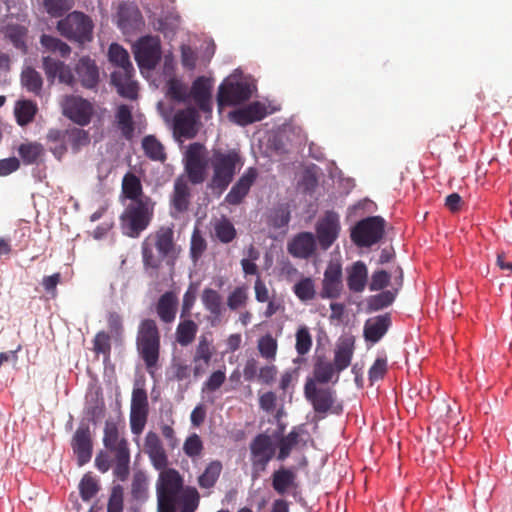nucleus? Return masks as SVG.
<instances>
[{
    "label": "nucleus",
    "instance_id": "f257e3e1",
    "mask_svg": "<svg viewBox=\"0 0 512 512\" xmlns=\"http://www.w3.org/2000/svg\"><path fill=\"white\" fill-rule=\"evenodd\" d=\"M243 164V158L236 149H213L211 156L207 159V149L199 142L191 143L184 155V167L188 180L194 185L203 183L206 178V168L209 166L212 176L208 187L218 195L226 191Z\"/></svg>",
    "mask_w": 512,
    "mask_h": 512
},
{
    "label": "nucleus",
    "instance_id": "f03ea898",
    "mask_svg": "<svg viewBox=\"0 0 512 512\" xmlns=\"http://www.w3.org/2000/svg\"><path fill=\"white\" fill-rule=\"evenodd\" d=\"M141 253L146 272L150 277L157 278L163 261L173 266L179 253L173 229L162 226L150 233L141 244Z\"/></svg>",
    "mask_w": 512,
    "mask_h": 512
},
{
    "label": "nucleus",
    "instance_id": "7ed1b4c3",
    "mask_svg": "<svg viewBox=\"0 0 512 512\" xmlns=\"http://www.w3.org/2000/svg\"><path fill=\"white\" fill-rule=\"evenodd\" d=\"M108 59L115 66V70L111 73V84L115 86L118 94L130 100L137 99L138 86L133 80L134 67L127 50L113 43L108 50Z\"/></svg>",
    "mask_w": 512,
    "mask_h": 512
},
{
    "label": "nucleus",
    "instance_id": "20e7f679",
    "mask_svg": "<svg viewBox=\"0 0 512 512\" xmlns=\"http://www.w3.org/2000/svg\"><path fill=\"white\" fill-rule=\"evenodd\" d=\"M136 348L147 371L153 373L158 366L161 349V334L155 320L144 319L139 323Z\"/></svg>",
    "mask_w": 512,
    "mask_h": 512
},
{
    "label": "nucleus",
    "instance_id": "39448f33",
    "mask_svg": "<svg viewBox=\"0 0 512 512\" xmlns=\"http://www.w3.org/2000/svg\"><path fill=\"white\" fill-rule=\"evenodd\" d=\"M103 444L113 455L114 476L125 481L130 473L129 445L125 438L120 437L117 424L111 420L105 422Z\"/></svg>",
    "mask_w": 512,
    "mask_h": 512
},
{
    "label": "nucleus",
    "instance_id": "423d86ee",
    "mask_svg": "<svg viewBox=\"0 0 512 512\" xmlns=\"http://www.w3.org/2000/svg\"><path fill=\"white\" fill-rule=\"evenodd\" d=\"M155 203L151 198L131 202L120 216V226L124 235L137 238L149 226Z\"/></svg>",
    "mask_w": 512,
    "mask_h": 512
},
{
    "label": "nucleus",
    "instance_id": "0eeeda50",
    "mask_svg": "<svg viewBox=\"0 0 512 512\" xmlns=\"http://www.w3.org/2000/svg\"><path fill=\"white\" fill-rule=\"evenodd\" d=\"M93 28L92 19L79 11L69 13L57 23V30L63 37L80 45L92 40Z\"/></svg>",
    "mask_w": 512,
    "mask_h": 512
},
{
    "label": "nucleus",
    "instance_id": "6e6552de",
    "mask_svg": "<svg viewBox=\"0 0 512 512\" xmlns=\"http://www.w3.org/2000/svg\"><path fill=\"white\" fill-rule=\"evenodd\" d=\"M47 140L59 142V145L51 146L50 150L56 158L61 159L67 152V144H70L73 152L77 153L90 143V135L88 131L76 127L66 130L50 129Z\"/></svg>",
    "mask_w": 512,
    "mask_h": 512
},
{
    "label": "nucleus",
    "instance_id": "1a4fd4ad",
    "mask_svg": "<svg viewBox=\"0 0 512 512\" xmlns=\"http://www.w3.org/2000/svg\"><path fill=\"white\" fill-rule=\"evenodd\" d=\"M384 231L385 220L380 216H369L353 226L350 238L358 247H371L383 238Z\"/></svg>",
    "mask_w": 512,
    "mask_h": 512
},
{
    "label": "nucleus",
    "instance_id": "9d476101",
    "mask_svg": "<svg viewBox=\"0 0 512 512\" xmlns=\"http://www.w3.org/2000/svg\"><path fill=\"white\" fill-rule=\"evenodd\" d=\"M252 466V478L257 479L266 471L269 462L275 456V446L271 437L265 433L256 435L249 445Z\"/></svg>",
    "mask_w": 512,
    "mask_h": 512
},
{
    "label": "nucleus",
    "instance_id": "9b49d317",
    "mask_svg": "<svg viewBox=\"0 0 512 512\" xmlns=\"http://www.w3.org/2000/svg\"><path fill=\"white\" fill-rule=\"evenodd\" d=\"M183 488V479L175 469H166L160 472L157 485V502L177 503Z\"/></svg>",
    "mask_w": 512,
    "mask_h": 512
},
{
    "label": "nucleus",
    "instance_id": "f8f14e48",
    "mask_svg": "<svg viewBox=\"0 0 512 512\" xmlns=\"http://www.w3.org/2000/svg\"><path fill=\"white\" fill-rule=\"evenodd\" d=\"M134 56L138 66L154 69L161 59V43L157 36H144L134 45Z\"/></svg>",
    "mask_w": 512,
    "mask_h": 512
},
{
    "label": "nucleus",
    "instance_id": "ddd939ff",
    "mask_svg": "<svg viewBox=\"0 0 512 512\" xmlns=\"http://www.w3.org/2000/svg\"><path fill=\"white\" fill-rule=\"evenodd\" d=\"M252 95L246 82H227L219 86L217 102L220 107L237 105L247 101Z\"/></svg>",
    "mask_w": 512,
    "mask_h": 512
},
{
    "label": "nucleus",
    "instance_id": "4468645a",
    "mask_svg": "<svg viewBox=\"0 0 512 512\" xmlns=\"http://www.w3.org/2000/svg\"><path fill=\"white\" fill-rule=\"evenodd\" d=\"M341 226L339 215L334 211H327L316 224V233L319 245L327 250L339 236Z\"/></svg>",
    "mask_w": 512,
    "mask_h": 512
},
{
    "label": "nucleus",
    "instance_id": "2eb2a0df",
    "mask_svg": "<svg viewBox=\"0 0 512 512\" xmlns=\"http://www.w3.org/2000/svg\"><path fill=\"white\" fill-rule=\"evenodd\" d=\"M304 394L314 411L319 414H326L335 402V392L329 388H317L312 379L305 383Z\"/></svg>",
    "mask_w": 512,
    "mask_h": 512
},
{
    "label": "nucleus",
    "instance_id": "dca6fc26",
    "mask_svg": "<svg viewBox=\"0 0 512 512\" xmlns=\"http://www.w3.org/2000/svg\"><path fill=\"white\" fill-rule=\"evenodd\" d=\"M71 447L79 466L87 464L92 458L93 441L89 425L81 423L76 429Z\"/></svg>",
    "mask_w": 512,
    "mask_h": 512
},
{
    "label": "nucleus",
    "instance_id": "f3484780",
    "mask_svg": "<svg viewBox=\"0 0 512 512\" xmlns=\"http://www.w3.org/2000/svg\"><path fill=\"white\" fill-rule=\"evenodd\" d=\"M342 277L341 264L339 262H330L324 271L320 297L322 299L338 298L343 289Z\"/></svg>",
    "mask_w": 512,
    "mask_h": 512
},
{
    "label": "nucleus",
    "instance_id": "a211bd4d",
    "mask_svg": "<svg viewBox=\"0 0 512 512\" xmlns=\"http://www.w3.org/2000/svg\"><path fill=\"white\" fill-rule=\"evenodd\" d=\"M257 177L258 171L256 168H247L225 196V202L229 205H239L242 203L244 198L248 195L252 185L255 183Z\"/></svg>",
    "mask_w": 512,
    "mask_h": 512
},
{
    "label": "nucleus",
    "instance_id": "6ab92c4d",
    "mask_svg": "<svg viewBox=\"0 0 512 512\" xmlns=\"http://www.w3.org/2000/svg\"><path fill=\"white\" fill-rule=\"evenodd\" d=\"M76 80L82 87L96 90L100 81L99 68L95 60L88 56L81 57L75 65Z\"/></svg>",
    "mask_w": 512,
    "mask_h": 512
},
{
    "label": "nucleus",
    "instance_id": "aec40b11",
    "mask_svg": "<svg viewBox=\"0 0 512 512\" xmlns=\"http://www.w3.org/2000/svg\"><path fill=\"white\" fill-rule=\"evenodd\" d=\"M64 115L80 126L90 123L93 115L92 104L81 97H72L67 100L64 107Z\"/></svg>",
    "mask_w": 512,
    "mask_h": 512
},
{
    "label": "nucleus",
    "instance_id": "412c9836",
    "mask_svg": "<svg viewBox=\"0 0 512 512\" xmlns=\"http://www.w3.org/2000/svg\"><path fill=\"white\" fill-rule=\"evenodd\" d=\"M191 204V190L188 181L183 177H177L174 181L173 192L170 197L171 215L176 217L188 211Z\"/></svg>",
    "mask_w": 512,
    "mask_h": 512
},
{
    "label": "nucleus",
    "instance_id": "4be33fe9",
    "mask_svg": "<svg viewBox=\"0 0 512 512\" xmlns=\"http://www.w3.org/2000/svg\"><path fill=\"white\" fill-rule=\"evenodd\" d=\"M43 69L49 81L53 82L58 78L59 82L73 87L76 83V77L72 70L63 61L50 56L43 57Z\"/></svg>",
    "mask_w": 512,
    "mask_h": 512
},
{
    "label": "nucleus",
    "instance_id": "5701e85b",
    "mask_svg": "<svg viewBox=\"0 0 512 512\" xmlns=\"http://www.w3.org/2000/svg\"><path fill=\"white\" fill-rule=\"evenodd\" d=\"M266 115V106L259 101H255L243 108L232 111L230 113V119L240 126H246L261 121Z\"/></svg>",
    "mask_w": 512,
    "mask_h": 512
},
{
    "label": "nucleus",
    "instance_id": "b1692460",
    "mask_svg": "<svg viewBox=\"0 0 512 512\" xmlns=\"http://www.w3.org/2000/svg\"><path fill=\"white\" fill-rule=\"evenodd\" d=\"M213 353L214 348L212 346V342L208 340L207 337L201 336L193 356V376L195 378L201 377L206 372V369L211 362Z\"/></svg>",
    "mask_w": 512,
    "mask_h": 512
},
{
    "label": "nucleus",
    "instance_id": "393cba45",
    "mask_svg": "<svg viewBox=\"0 0 512 512\" xmlns=\"http://www.w3.org/2000/svg\"><path fill=\"white\" fill-rule=\"evenodd\" d=\"M391 326L389 314L378 315L366 320L363 334L366 341L377 343L387 333Z\"/></svg>",
    "mask_w": 512,
    "mask_h": 512
},
{
    "label": "nucleus",
    "instance_id": "a878e982",
    "mask_svg": "<svg viewBox=\"0 0 512 512\" xmlns=\"http://www.w3.org/2000/svg\"><path fill=\"white\" fill-rule=\"evenodd\" d=\"M190 94L195 104L201 111L205 113L211 112V85L207 78L203 76L196 78L192 83Z\"/></svg>",
    "mask_w": 512,
    "mask_h": 512
},
{
    "label": "nucleus",
    "instance_id": "bb28decb",
    "mask_svg": "<svg viewBox=\"0 0 512 512\" xmlns=\"http://www.w3.org/2000/svg\"><path fill=\"white\" fill-rule=\"evenodd\" d=\"M196 113L193 109L178 111L173 120L174 134L191 139L196 135Z\"/></svg>",
    "mask_w": 512,
    "mask_h": 512
},
{
    "label": "nucleus",
    "instance_id": "cd10ccee",
    "mask_svg": "<svg viewBox=\"0 0 512 512\" xmlns=\"http://www.w3.org/2000/svg\"><path fill=\"white\" fill-rule=\"evenodd\" d=\"M316 249L314 235L311 232H302L296 235L288 244L289 253L297 258L307 259Z\"/></svg>",
    "mask_w": 512,
    "mask_h": 512
},
{
    "label": "nucleus",
    "instance_id": "c85d7f7f",
    "mask_svg": "<svg viewBox=\"0 0 512 512\" xmlns=\"http://www.w3.org/2000/svg\"><path fill=\"white\" fill-rule=\"evenodd\" d=\"M201 301L204 308L210 313L209 320L212 326L217 325L221 321L222 312V296L212 288H205L201 294Z\"/></svg>",
    "mask_w": 512,
    "mask_h": 512
},
{
    "label": "nucleus",
    "instance_id": "c756f323",
    "mask_svg": "<svg viewBox=\"0 0 512 512\" xmlns=\"http://www.w3.org/2000/svg\"><path fill=\"white\" fill-rule=\"evenodd\" d=\"M271 479L272 487L279 495H284L290 489L298 487L297 474L292 468L280 467L273 472Z\"/></svg>",
    "mask_w": 512,
    "mask_h": 512
},
{
    "label": "nucleus",
    "instance_id": "7c9ffc66",
    "mask_svg": "<svg viewBox=\"0 0 512 512\" xmlns=\"http://www.w3.org/2000/svg\"><path fill=\"white\" fill-rule=\"evenodd\" d=\"M178 299L174 292L167 291L160 296L156 304V312L163 323H172L175 320Z\"/></svg>",
    "mask_w": 512,
    "mask_h": 512
},
{
    "label": "nucleus",
    "instance_id": "2f4dec72",
    "mask_svg": "<svg viewBox=\"0 0 512 512\" xmlns=\"http://www.w3.org/2000/svg\"><path fill=\"white\" fill-rule=\"evenodd\" d=\"M347 286L355 293L363 292L368 279V270L364 262L356 261L347 269Z\"/></svg>",
    "mask_w": 512,
    "mask_h": 512
},
{
    "label": "nucleus",
    "instance_id": "473e14b6",
    "mask_svg": "<svg viewBox=\"0 0 512 512\" xmlns=\"http://www.w3.org/2000/svg\"><path fill=\"white\" fill-rule=\"evenodd\" d=\"M122 194L131 202H137L144 198H150L143 194L140 178L132 172H127L122 179Z\"/></svg>",
    "mask_w": 512,
    "mask_h": 512
},
{
    "label": "nucleus",
    "instance_id": "72a5a7b5",
    "mask_svg": "<svg viewBox=\"0 0 512 512\" xmlns=\"http://www.w3.org/2000/svg\"><path fill=\"white\" fill-rule=\"evenodd\" d=\"M119 26L123 29H135L142 23V15L135 5L123 4L118 11Z\"/></svg>",
    "mask_w": 512,
    "mask_h": 512
},
{
    "label": "nucleus",
    "instance_id": "f704fd0d",
    "mask_svg": "<svg viewBox=\"0 0 512 512\" xmlns=\"http://www.w3.org/2000/svg\"><path fill=\"white\" fill-rule=\"evenodd\" d=\"M115 118L122 136L127 140H131L134 134V122L131 108L126 104L119 105Z\"/></svg>",
    "mask_w": 512,
    "mask_h": 512
},
{
    "label": "nucleus",
    "instance_id": "c9c22d12",
    "mask_svg": "<svg viewBox=\"0 0 512 512\" xmlns=\"http://www.w3.org/2000/svg\"><path fill=\"white\" fill-rule=\"evenodd\" d=\"M45 149L38 142H24L18 147V155L24 165L37 164L44 156Z\"/></svg>",
    "mask_w": 512,
    "mask_h": 512
},
{
    "label": "nucleus",
    "instance_id": "e433bc0d",
    "mask_svg": "<svg viewBox=\"0 0 512 512\" xmlns=\"http://www.w3.org/2000/svg\"><path fill=\"white\" fill-rule=\"evenodd\" d=\"M182 319L183 320L177 325L175 336L178 344L182 347H186L195 340L198 325L188 317Z\"/></svg>",
    "mask_w": 512,
    "mask_h": 512
},
{
    "label": "nucleus",
    "instance_id": "4c0bfd02",
    "mask_svg": "<svg viewBox=\"0 0 512 512\" xmlns=\"http://www.w3.org/2000/svg\"><path fill=\"white\" fill-rule=\"evenodd\" d=\"M223 466L221 461L213 460L204 469L203 473L199 475L197 483L201 489H212L222 472Z\"/></svg>",
    "mask_w": 512,
    "mask_h": 512
},
{
    "label": "nucleus",
    "instance_id": "58836bf2",
    "mask_svg": "<svg viewBox=\"0 0 512 512\" xmlns=\"http://www.w3.org/2000/svg\"><path fill=\"white\" fill-rule=\"evenodd\" d=\"M354 353V343L350 339L343 340L335 351L334 366L337 372L345 370L351 364Z\"/></svg>",
    "mask_w": 512,
    "mask_h": 512
},
{
    "label": "nucleus",
    "instance_id": "ea45409f",
    "mask_svg": "<svg viewBox=\"0 0 512 512\" xmlns=\"http://www.w3.org/2000/svg\"><path fill=\"white\" fill-rule=\"evenodd\" d=\"M142 148L152 161L164 163L167 159L164 146L154 135H147L142 139Z\"/></svg>",
    "mask_w": 512,
    "mask_h": 512
},
{
    "label": "nucleus",
    "instance_id": "a19ab883",
    "mask_svg": "<svg viewBox=\"0 0 512 512\" xmlns=\"http://www.w3.org/2000/svg\"><path fill=\"white\" fill-rule=\"evenodd\" d=\"M37 105L31 100L17 101L14 109L16 121L20 126H26L34 120Z\"/></svg>",
    "mask_w": 512,
    "mask_h": 512
},
{
    "label": "nucleus",
    "instance_id": "79ce46f5",
    "mask_svg": "<svg viewBox=\"0 0 512 512\" xmlns=\"http://www.w3.org/2000/svg\"><path fill=\"white\" fill-rule=\"evenodd\" d=\"M28 30L26 27L18 24L7 25L4 36L8 39L16 49L23 53L27 52L26 37Z\"/></svg>",
    "mask_w": 512,
    "mask_h": 512
},
{
    "label": "nucleus",
    "instance_id": "37998d69",
    "mask_svg": "<svg viewBox=\"0 0 512 512\" xmlns=\"http://www.w3.org/2000/svg\"><path fill=\"white\" fill-rule=\"evenodd\" d=\"M213 230L214 236L224 244L232 242L237 236L233 223L224 216L214 222Z\"/></svg>",
    "mask_w": 512,
    "mask_h": 512
},
{
    "label": "nucleus",
    "instance_id": "c03bdc74",
    "mask_svg": "<svg viewBox=\"0 0 512 512\" xmlns=\"http://www.w3.org/2000/svg\"><path fill=\"white\" fill-rule=\"evenodd\" d=\"M21 84L27 91L39 95L42 90L43 79L38 71L32 67H27L21 73Z\"/></svg>",
    "mask_w": 512,
    "mask_h": 512
},
{
    "label": "nucleus",
    "instance_id": "a18cd8bd",
    "mask_svg": "<svg viewBox=\"0 0 512 512\" xmlns=\"http://www.w3.org/2000/svg\"><path fill=\"white\" fill-rule=\"evenodd\" d=\"M40 43L46 50L59 53L64 58L68 57L71 53V48L68 44L51 35L43 34L40 38Z\"/></svg>",
    "mask_w": 512,
    "mask_h": 512
},
{
    "label": "nucleus",
    "instance_id": "49530a36",
    "mask_svg": "<svg viewBox=\"0 0 512 512\" xmlns=\"http://www.w3.org/2000/svg\"><path fill=\"white\" fill-rule=\"evenodd\" d=\"M293 292L302 302L313 300L316 295L314 281L310 277L302 278L294 284Z\"/></svg>",
    "mask_w": 512,
    "mask_h": 512
},
{
    "label": "nucleus",
    "instance_id": "de8ad7c7",
    "mask_svg": "<svg viewBox=\"0 0 512 512\" xmlns=\"http://www.w3.org/2000/svg\"><path fill=\"white\" fill-rule=\"evenodd\" d=\"M335 366L322 358H319L314 365V382L321 384L330 382L335 374Z\"/></svg>",
    "mask_w": 512,
    "mask_h": 512
},
{
    "label": "nucleus",
    "instance_id": "09e8293b",
    "mask_svg": "<svg viewBox=\"0 0 512 512\" xmlns=\"http://www.w3.org/2000/svg\"><path fill=\"white\" fill-rule=\"evenodd\" d=\"M299 432L293 428L286 436L282 437L279 441V452L277 459L284 461L289 457L292 449L299 443Z\"/></svg>",
    "mask_w": 512,
    "mask_h": 512
},
{
    "label": "nucleus",
    "instance_id": "8fccbe9b",
    "mask_svg": "<svg viewBox=\"0 0 512 512\" xmlns=\"http://www.w3.org/2000/svg\"><path fill=\"white\" fill-rule=\"evenodd\" d=\"M259 354L268 361H273L276 358L278 343L277 340L271 335L266 334L259 338L257 345Z\"/></svg>",
    "mask_w": 512,
    "mask_h": 512
},
{
    "label": "nucleus",
    "instance_id": "3c124183",
    "mask_svg": "<svg viewBox=\"0 0 512 512\" xmlns=\"http://www.w3.org/2000/svg\"><path fill=\"white\" fill-rule=\"evenodd\" d=\"M207 249V242L205 238L202 236L199 228H195L191 235L190 241V258L196 263L202 257L204 252Z\"/></svg>",
    "mask_w": 512,
    "mask_h": 512
},
{
    "label": "nucleus",
    "instance_id": "603ef678",
    "mask_svg": "<svg viewBox=\"0 0 512 512\" xmlns=\"http://www.w3.org/2000/svg\"><path fill=\"white\" fill-rule=\"evenodd\" d=\"M100 487L95 477L90 474H85L80 483L79 491L83 501H90L99 491Z\"/></svg>",
    "mask_w": 512,
    "mask_h": 512
},
{
    "label": "nucleus",
    "instance_id": "864d4df0",
    "mask_svg": "<svg viewBox=\"0 0 512 512\" xmlns=\"http://www.w3.org/2000/svg\"><path fill=\"white\" fill-rule=\"evenodd\" d=\"M397 292L398 288L395 291L386 290L372 296L368 304L370 310L378 311L390 306L394 302Z\"/></svg>",
    "mask_w": 512,
    "mask_h": 512
},
{
    "label": "nucleus",
    "instance_id": "5fc2aeb1",
    "mask_svg": "<svg viewBox=\"0 0 512 512\" xmlns=\"http://www.w3.org/2000/svg\"><path fill=\"white\" fill-rule=\"evenodd\" d=\"M167 96L177 102H185L189 96L187 86L177 78H171L167 82Z\"/></svg>",
    "mask_w": 512,
    "mask_h": 512
},
{
    "label": "nucleus",
    "instance_id": "6e6d98bb",
    "mask_svg": "<svg viewBox=\"0 0 512 512\" xmlns=\"http://www.w3.org/2000/svg\"><path fill=\"white\" fill-rule=\"evenodd\" d=\"M180 512H195L199 505V493L194 487H188L182 497L179 496Z\"/></svg>",
    "mask_w": 512,
    "mask_h": 512
},
{
    "label": "nucleus",
    "instance_id": "4d7b16f0",
    "mask_svg": "<svg viewBox=\"0 0 512 512\" xmlns=\"http://www.w3.org/2000/svg\"><path fill=\"white\" fill-rule=\"evenodd\" d=\"M248 290L246 286L236 287L227 297V306L230 310H238L245 307L248 302Z\"/></svg>",
    "mask_w": 512,
    "mask_h": 512
},
{
    "label": "nucleus",
    "instance_id": "13d9d810",
    "mask_svg": "<svg viewBox=\"0 0 512 512\" xmlns=\"http://www.w3.org/2000/svg\"><path fill=\"white\" fill-rule=\"evenodd\" d=\"M295 349L301 356L306 355L312 347V336L308 327L300 326L296 332Z\"/></svg>",
    "mask_w": 512,
    "mask_h": 512
},
{
    "label": "nucleus",
    "instance_id": "bf43d9fd",
    "mask_svg": "<svg viewBox=\"0 0 512 512\" xmlns=\"http://www.w3.org/2000/svg\"><path fill=\"white\" fill-rule=\"evenodd\" d=\"M131 495L135 500L143 501L148 496V482L143 473H136L131 484Z\"/></svg>",
    "mask_w": 512,
    "mask_h": 512
},
{
    "label": "nucleus",
    "instance_id": "052dcab7",
    "mask_svg": "<svg viewBox=\"0 0 512 512\" xmlns=\"http://www.w3.org/2000/svg\"><path fill=\"white\" fill-rule=\"evenodd\" d=\"M124 508V489L121 485H114L111 489L107 504V512H122Z\"/></svg>",
    "mask_w": 512,
    "mask_h": 512
},
{
    "label": "nucleus",
    "instance_id": "680f3d73",
    "mask_svg": "<svg viewBox=\"0 0 512 512\" xmlns=\"http://www.w3.org/2000/svg\"><path fill=\"white\" fill-rule=\"evenodd\" d=\"M203 449V442L200 436L196 433L187 437L183 444V451L190 458L199 457L202 454Z\"/></svg>",
    "mask_w": 512,
    "mask_h": 512
},
{
    "label": "nucleus",
    "instance_id": "e2e57ef3",
    "mask_svg": "<svg viewBox=\"0 0 512 512\" xmlns=\"http://www.w3.org/2000/svg\"><path fill=\"white\" fill-rule=\"evenodd\" d=\"M130 410L149 412L148 396L144 388L135 387L133 389Z\"/></svg>",
    "mask_w": 512,
    "mask_h": 512
},
{
    "label": "nucleus",
    "instance_id": "0e129e2a",
    "mask_svg": "<svg viewBox=\"0 0 512 512\" xmlns=\"http://www.w3.org/2000/svg\"><path fill=\"white\" fill-rule=\"evenodd\" d=\"M44 7L52 17H61L71 9L69 0H44Z\"/></svg>",
    "mask_w": 512,
    "mask_h": 512
},
{
    "label": "nucleus",
    "instance_id": "69168bd1",
    "mask_svg": "<svg viewBox=\"0 0 512 512\" xmlns=\"http://www.w3.org/2000/svg\"><path fill=\"white\" fill-rule=\"evenodd\" d=\"M149 412L147 411H131L130 410V429L132 434L140 435L147 423Z\"/></svg>",
    "mask_w": 512,
    "mask_h": 512
},
{
    "label": "nucleus",
    "instance_id": "338daca9",
    "mask_svg": "<svg viewBox=\"0 0 512 512\" xmlns=\"http://www.w3.org/2000/svg\"><path fill=\"white\" fill-rule=\"evenodd\" d=\"M93 350L97 354L109 355L111 351V337L105 331H99L93 340Z\"/></svg>",
    "mask_w": 512,
    "mask_h": 512
},
{
    "label": "nucleus",
    "instance_id": "774afa93",
    "mask_svg": "<svg viewBox=\"0 0 512 512\" xmlns=\"http://www.w3.org/2000/svg\"><path fill=\"white\" fill-rule=\"evenodd\" d=\"M226 381V374L224 370H216L211 373L208 379L204 382L202 391L203 392H215L217 391Z\"/></svg>",
    "mask_w": 512,
    "mask_h": 512
}]
</instances>
